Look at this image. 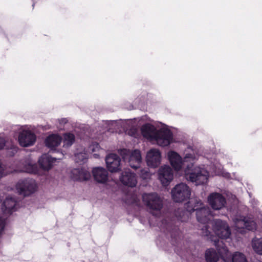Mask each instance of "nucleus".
Returning <instances> with one entry per match:
<instances>
[{"label": "nucleus", "instance_id": "obj_30", "mask_svg": "<svg viewBox=\"0 0 262 262\" xmlns=\"http://www.w3.org/2000/svg\"><path fill=\"white\" fill-rule=\"evenodd\" d=\"M5 226V220L3 218L0 217V235L4 231Z\"/></svg>", "mask_w": 262, "mask_h": 262}, {"label": "nucleus", "instance_id": "obj_7", "mask_svg": "<svg viewBox=\"0 0 262 262\" xmlns=\"http://www.w3.org/2000/svg\"><path fill=\"white\" fill-rule=\"evenodd\" d=\"M190 193V188L183 183L177 184L171 190L172 198L176 202H181L189 198Z\"/></svg>", "mask_w": 262, "mask_h": 262}, {"label": "nucleus", "instance_id": "obj_24", "mask_svg": "<svg viewBox=\"0 0 262 262\" xmlns=\"http://www.w3.org/2000/svg\"><path fill=\"white\" fill-rule=\"evenodd\" d=\"M205 258L207 262H217L219 257L214 249H209L206 251Z\"/></svg>", "mask_w": 262, "mask_h": 262}, {"label": "nucleus", "instance_id": "obj_19", "mask_svg": "<svg viewBox=\"0 0 262 262\" xmlns=\"http://www.w3.org/2000/svg\"><path fill=\"white\" fill-rule=\"evenodd\" d=\"M92 174L95 181L98 183L105 184L108 181V173L103 167L93 168Z\"/></svg>", "mask_w": 262, "mask_h": 262}, {"label": "nucleus", "instance_id": "obj_14", "mask_svg": "<svg viewBox=\"0 0 262 262\" xmlns=\"http://www.w3.org/2000/svg\"><path fill=\"white\" fill-rule=\"evenodd\" d=\"M202 234L203 235L207 236L210 240L212 241L214 243V245L217 247L218 251L223 258V259L225 261H228V258L230 257L231 255L229 254L227 248L225 246H222L221 247V244L223 245L222 241H220L219 239L216 241V239H213L212 238V235H210V232L208 230V226H205L202 229Z\"/></svg>", "mask_w": 262, "mask_h": 262}, {"label": "nucleus", "instance_id": "obj_29", "mask_svg": "<svg viewBox=\"0 0 262 262\" xmlns=\"http://www.w3.org/2000/svg\"><path fill=\"white\" fill-rule=\"evenodd\" d=\"M140 175L143 179L148 180L151 178L152 174L148 168H144L141 170Z\"/></svg>", "mask_w": 262, "mask_h": 262}, {"label": "nucleus", "instance_id": "obj_12", "mask_svg": "<svg viewBox=\"0 0 262 262\" xmlns=\"http://www.w3.org/2000/svg\"><path fill=\"white\" fill-rule=\"evenodd\" d=\"M235 229L240 233L244 232V228L249 230L256 229V223L250 218L240 216L233 220Z\"/></svg>", "mask_w": 262, "mask_h": 262}, {"label": "nucleus", "instance_id": "obj_22", "mask_svg": "<svg viewBox=\"0 0 262 262\" xmlns=\"http://www.w3.org/2000/svg\"><path fill=\"white\" fill-rule=\"evenodd\" d=\"M62 138L57 134H53L49 136L46 140V145L53 149L59 145L61 142Z\"/></svg>", "mask_w": 262, "mask_h": 262}, {"label": "nucleus", "instance_id": "obj_25", "mask_svg": "<svg viewBox=\"0 0 262 262\" xmlns=\"http://www.w3.org/2000/svg\"><path fill=\"white\" fill-rule=\"evenodd\" d=\"M75 141V136L73 134L67 133L63 135V147L71 146Z\"/></svg>", "mask_w": 262, "mask_h": 262}, {"label": "nucleus", "instance_id": "obj_10", "mask_svg": "<svg viewBox=\"0 0 262 262\" xmlns=\"http://www.w3.org/2000/svg\"><path fill=\"white\" fill-rule=\"evenodd\" d=\"M35 135L29 130L20 128L18 136V142L22 147L32 146L35 142Z\"/></svg>", "mask_w": 262, "mask_h": 262}, {"label": "nucleus", "instance_id": "obj_17", "mask_svg": "<svg viewBox=\"0 0 262 262\" xmlns=\"http://www.w3.org/2000/svg\"><path fill=\"white\" fill-rule=\"evenodd\" d=\"M17 170L21 172L36 173L37 172V167L35 161H33L30 157H28L20 162Z\"/></svg>", "mask_w": 262, "mask_h": 262}, {"label": "nucleus", "instance_id": "obj_21", "mask_svg": "<svg viewBox=\"0 0 262 262\" xmlns=\"http://www.w3.org/2000/svg\"><path fill=\"white\" fill-rule=\"evenodd\" d=\"M16 200L12 197H7L4 201L2 209L5 213H11L15 209Z\"/></svg>", "mask_w": 262, "mask_h": 262}, {"label": "nucleus", "instance_id": "obj_32", "mask_svg": "<svg viewBox=\"0 0 262 262\" xmlns=\"http://www.w3.org/2000/svg\"><path fill=\"white\" fill-rule=\"evenodd\" d=\"M4 146H6L7 147H8V145L5 144L4 139L0 137V149H2Z\"/></svg>", "mask_w": 262, "mask_h": 262}, {"label": "nucleus", "instance_id": "obj_28", "mask_svg": "<svg viewBox=\"0 0 262 262\" xmlns=\"http://www.w3.org/2000/svg\"><path fill=\"white\" fill-rule=\"evenodd\" d=\"M75 157L76 162H84L88 158V154L85 152L77 153Z\"/></svg>", "mask_w": 262, "mask_h": 262}, {"label": "nucleus", "instance_id": "obj_13", "mask_svg": "<svg viewBox=\"0 0 262 262\" xmlns=\"http://www.w3.org/2000/svg\"><path fill=\"white\" fill-rule=\"evenodd\" d=\"M207 201L209 205L214 210H221L226 207V199L221 193L214 192L210 194Z\"/></svg>", "mask_w": 262, "mask_h": 262}, {"label": "nucleus", "instance_id": "obj_31", "mask_svg": "<svg viewBox=\"0 0 262 262\" xmlns=\"http://www.w3.org/2000/svg\"><path fill=\"white\" fill-rule=\"evenodd\" d=\"M10 149L11 150V151L8 153V155L10 156L14 155L17 151V147H15L14 146H12Z\"/></svg>", "mask_w": 262, "mask_h": 262}, {"label": "nucleus", "instance_id": "obj_33", "mask_svg": "<svg viewBox=\"0 0 262 262\" xmlns=\"http://www.w3.org/2000/svg\"><path fill=\"white\" fill-rule=\"evenodd\" d=\"M7 174V173H4L3 167L2 166L1 163L0 162V179Z\"/></svg>", "mask_w": 262, "mask_h": 262}, {"label": "nucleus", "instance_id": "obj_5", "mask_svg": "<svg viewBox=\"0 0 262 262\" xmlns=\"http://www.w3.org/2000/svg\"><path fill=\"white\" fill-rule=\"evenodd\" d=\"M16 189L19 194L28 196L37 190V185L33 179H23L18 181L16 185Z\"/></svg>", "mask_w": 262, "mask_h": 262}, {"label": "nucleus", "instance_id": "obj_2", "mask_svg": "<svg viewBox=\"0 0 262 262\" xmlns=\"http://www.w3.org/2000/svg\"><path fill=\"white\" fill-rule=\"evenodd\" d=\"M142 136L151 142H156L161 146H166L172 141V134L168 127L161 124L158 128L150 124L143 125L141 129Z\"/></svg>", "mask_w": 262, "mask_h": 262}, {"label": "nucleus", "instance_id": "obj_16", "mask_svg": "<svg viewBox=\"0 0 262 262\" xmlns=\"http://www.w3.org/2000/svg\"><path fill=\"white\" fill-rule=\"evenodd\" d=\"M119 180L122 184L130 187H135L137 184L136 174L129 169L125 170L121 173Z\"/></svg>", "mask_w": 262, "mask_h": 262}, {"label": "nucleus", "instance_id": "obj_3", "mask_svg": "<svg viewBox=\"0 0 262 262\" xmlns=\"http://www.w3.org/2000/svg\"><path fill=\"white\" fill-rule=\"evenodd\" d=\"M188 212L196 211V217L198 221L202 224H208L212 215L210 208L204 206L202 202L197 199H191L185 205Z\"/></svg>", "mask_w": 262, "mask_h": 262}, {"label": "nucleus", "instance_id": "obj_23", "mask_svg": "<svg viewBox=\"0 0 262 262\" xmlns=\"http://www.w3.org/2000/svg\"><path fill=\"white\" fill-rule=\"evenodd\" d=\"M252 247L257 254L262 255V237H255L252 240Z\"/></svg>", "mask_w": 262, "mask_h": 262}, {"label": "nucleus", "instance_id": "obj_1", "mask_svg": "<svg viewBox=\"0 0 262 262\" xmlns=\"http://www.w3.org/2000/svg\"><path fill=\"white\" fill-rule=\"evenodd\" d=\"M167 157L171 166L176 171H180L183 165L186 164V167L184 172L186 178L196 185L207 183L210 173L212 175L222 174L219 168L217 170L213 168L209 171L204 166H194V162L198 159V155L190 147L185 150L183 158L178 153L173 150L168 151Z\"/></svg>", "mask_w": 262, "mask_h": 262}, {"label": "nucleus", "instance_id": "obj_15", "mask_svg": "<svg viewBox=\"0 0 262 262\" xmlns=\"http://www.w3.org/2000/svg\"><path fill=\"white\" fill-rule=\"evenodd\" d=\"M106 167L111 172H116L121 169V159L116 154H110L105 158Z\"/></svg>", "mask_w": 262, "mask_h": 262}, {"label": "nucleus", "instance_id": "obj_4", "mask_svg": "<svg viewBox=\"0 0 262 262\" xmlns=\"http://www.w3.org/2000/svg\"><path fill=\"white\" fill-rule=\"evenodd\" d=\"M142 200L152 214L157 215L160 213L163 207L162 200L156 193H144Z\"/></svg>", "mask_w": 262, "mask_h": 262}, {"label": "nucleus", "instance_id": "obj_11", "mask_svg": "<svg viewBox=\"0 0 262 262\" xmlns=\"http://www.w3.org/2000/svg\"><path fill=\"white\" fill-rule=\"evenodd\" d=\"M212 226L213 232L219 237L225 239L229 237L231 233L229 227L225 222L216 220L212 223Z\"/></svg>", "mask_w": 262, "mask_h": 262}, {"label": "nucleus", "instance_id": "obj_20", "mask_svg": "<svg viewBox=\"0 0 262 262\" xmlns=\"http://www.w3.org/2000/svg\"><path fill=\"white\" fill-rule=\"evenodd\" d=\"M57 160L56 158H53L48 155L44 154L39 159L38 163L42 169L48 171L52 167L53 163Z\"/></svg>", "mask_w": 262, "mask_h": 262}, {"label": "nucleus", "instance_id": "obj_9", "mask_svg": "<svg viewBox=\"0 0 262 262\" xmlns=\"http://www.w3.org/2000/svg\"><path fill=\"white\" fill-rule=\"evenodd\" d=\"M158 179L163 186H167L173 179V172L168 165L160 167L157 171Z\"/></svg>", "mask_w": 262, "mask_h": 262}, {"label": "nucleus", "instance_id": "obj_27", "mask_svg": "<svg viewBox=\"0 0 262 262\" xmlns=\"http://www.w3.org/2000/svg\"><path fill=\"white\" fill-rule=\"evenodd\" d=\"M232 262H247L245 255L241 252H235L232 255Z\"/></svg>", "mask_w": 262, "mask_h": 262}, {"label": "nucleus", "instance_id": "obj_26", "mask_svg": "<svg viewBox=\"0 0 262 262\" xmlns=\"http://www.w3.org/2000/svg\"><path fill=\"white\" fill-rule=\"evenodd\" d=\"M101 148L97 143H94L91 145L88 149L89 153L93 154L94 158H97L99 157Z\"/></svg>", "mask_w": 262, "mask_h": 262}, {"label": "nucleus", "instance_id": "obj_18", "mask_svg": "<svg viewBox=\"0 0 262 262\" xmlns=\"http://www.w3.org/2000/svg\"><path fill=\"white\" fill-rule=\"evenodd\" d=\"M70 177L74 181L82 182L89 180L91 174L85 168H75L71 171Z\"/></svg>", "mask_w": 262, "mask_h": 262}, {"label": "nucleus", "instance_id": "obj_35", "mask_svg": "<svg viewBox=\"0 0 262 262\" xmlns=\"http://www.w3.org/2000/svg\"><path fill=\"white\" fill-rule=\"evenodd\" d=\"M60 124H65L67 123V120L66 119H62L60 120L59 121Z\"/></svg>", "mask_w": 262, "mask_h": 262}, {"label": "nucleus", "instance_id": "obj_34", "mask_svg": "<svg viewBox=\"0 0 262 262\" xmlns=\"http://www.w3.org/2000/svg\"><path fill=\"white\" fill-rule=\"evenodd\" d=\"M185 215H184V217H182L181 220L182 222H186L189 219V215L188 212L185 213Z\"/></svg>", "mask_w": 262, "mask_h": 262}, {"label": "nucleus", "instance_id": "obj_6", "mask_svg": "<svg viewBox=\"0 0 262 262\" xmlns=\"http://www.w3.org/2000/svg\"><path fill=\"white\" fill-rule=\"evenodd\" d=\"M120 154L123 159L127 161L129 166L133 168L137 169L140 167L142 162V156L139 150L132 151L124 149L121 151Z\"/></svg>", "mask_w": 262, "mask_h": 262}, {"label": "nucleus", "instance_id": "obj_36", "mask_svg": "<svg viewBox=\"0 0 262 262\" xmlns=\"http://www.w3.org/2000/svg\"><path fill=\"white\" fill-rule=\"evenodd\" d=\"M255 262H261V261H259V260H256Z\"/></svg>", "mask_w": 262, "mask_h": 262}, {"label": "nucleus", "instance_id": "obj_8", "mask_svg": "<svg viewBox=\"0 0 262 262\" xmlns=\"http://www.w3.org/2000/svg\"><path fill=\"white\" fill-rule=\"evenodd\" d=\"M145 161L147 165L152 168H157L162 162V153L156 148L148 150L146 154Z\"/></svg>", "mask_w": 262, "mask_h": 262}]
</instances>
